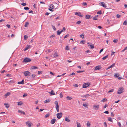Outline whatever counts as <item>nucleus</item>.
<instances>
[{"mask_svg":"<svg viewBox=\"0 0 127 127\" xmlns=\"http://www.w3.org/2000/svg\"><path fill=\"white\" fill-rule=\"evenodd\" d=\"M90 85V84L89 83H84L82 87L83 88H86L89 86Z\"/></svg>","mask_w":127,"mask_h":127,"instance_id":"f257e3e1","label":"nucleus"},{"mask_svg":"<svg viewBox=\"0 0 127 127\" xmlns=\"http://www.w3.org/2000/svg\"><path fill=\"white\" fill-rule=\"evenodd\" d=\"M23 73L24 74V75L25 76H29L31 74V73L28 71L24 72Z\"/></svg>","mask_w":127,"mask_h":127,"instance_id":"f03ea898","label":"nucleus"},{"mask_svg":"<svg viewBox=\"0 0 127 127\" xmlns=\"http://www.w3.org/2000/svg\"><path fill=\"white\" fill-rule=\"evenodd\" d=\"M55 104L56 105V108L57 112H58L59 111V106L58 101H56L55 102Z\"/></svg>","mask_w":127,"mask_h":127,"instance_id":"7ed1b4c3","label":"nucleus"},{"mask_svg":"<svg viewBox=\"0 0 127 127\" xmlns=\"http://www.w3.org/2000/svg\"><path fill=\"white\" fill-rule=\"evenodd\" d=\"M63 115V113H58L57 114V117L59 119H60L62 117Z\"/></svg>","mask_w":127,"mask_h":127,"instance_id":"20e7f679","label":"nucleus"},{"mask_svg":"<svg viewBox=\"0 0 127 127\" xmlns=\"http://www.w3.org/2000/svg\"><path fill=\"white\" fill-rule=\"evenodd\" d=\"M23 61V62L27 63L31 62V60L28 58H26L24 59Z\"/></svg>","mask_w":127,"mask_h":127,"instance_id":"39448f33","label":"nucleus"},{"mask_svg":"<svg viewBox=\"0 0 127 127\" xmlns=\"http://www.w3.org/2000/svg\"><path fill=\"white\" fill-rule=\"evenodd\" d=\"M99 105H96L95 104L93 105V108L95 110H97L99 108Z\"/></svg>","mask_w":127,"mask_h":127,"instance_id":"423d86ee","label":"nucleus"},{"mask_svg":"<svg viewBox=\"0 0 127 127\" xmlns=\"http://www.w3.org/2000/svg\"><path fill=\"white\" fill-rule=\"evenodd\" d=\"M123 89L121 88H120L119 89L118 91V92H117L118 94H121L122 93L123 91Z\"/></svg>","mask_w":127,"mask_h":127,"instance_id":"0eeeda50","label":"nucleus"},{"mask_svg":"<svg viewBox=\"0 0 127 127\" xmlns=\"http://www.w3.org/2000/svg\"><path fill=\"white\" fill-rule=\"evenodd\" d=\"M99 4L100 6H102L106 8L107 7V6H106V5L104 2H100L99 3Z\"/></svg>","mask_w":127,"mask_h":127,"instance_id":"6e6552de","label":"nucleus"},{"mask_svg":"<svg viewBox=\"0 0 127 127\" xmlns=\"http://www.w3.org/2000/svg\"><path fill=\"white\" fill-rule=\"evenodd\" d=\"M26 124L27 126H28L29 127H31L32 125V124L30 122H26Z\"/></svg>","mask_w":127,"mask_h":127,"instance_id":"1a4fd4ad","label":"nucleus"},{"mask_svg":"<svg viewBox=\"0 0 127 127\" xmlns=\"http://www.w3.org/2000/svg\"><path fill=\"white\" fill-rule=\"evenodd\" d=\"M75 14L76 15H78L81 17H83V16L81 14L80 12L78 13L77 12H75Z\"/></svg>","mask_w":127,"mask_h":127,"instance_id":"9d476101","label":"nucleus"},{"mask_svg":"<svg viewBox=\"0 0 127 127\" xmlns=\"http://www.w3.org/2000/svg\"><path fill=\"white\" fill-rule=\"evenodd\" d=\"M100 68V66L98 65V66H96L95 67V69L94 70H98Z\"/></svg>","mask_w":127,"mask_h":127,"instance_id":"9b49d317","label":"nucleus"},{"mask_svg":"<svg viewBox=\"0 0 127 127\" xmlns=\"http://www.w3.org/2000/svg\"><path fill=\"white\" fill-rule=\"evenodd\" d=\"M56 121V119H53L51 121V123L52 124H54Z\"/></svg>","mask_w":127,"mask_h":127,"instance_id":"f8f14e48","label":"nucleus"},{"mask_svg":"<svg viewBox=\"0 0 127 127\" xmlns=\"http://www.w3.org/2000/svg\"><path fill=\"white\" fill-rule=\"evenodd\" d=\"M63 32V31L62 30H61L60 31L59 30H58L57 32V34L58 35H59Z\"/></svg>","mask_w":127,"mask_h":127,"instance_id":"ddd939ff","label":"nucleus"},{"mask_svg":"<svg viewBox=\"0 0 127 127\" xmlns=\"http://www.w3.org/2000/svg\"><path fill=\"white\" fill-rule=\"evenodd\" d=\"M38 68V67L35 66H31V69H37Z\"/></svg>","mask_w":127,"mask_h":127,"instance_id":"4468645a","label":"nucleus"},{"mask_svg":"<svg viewBox=\"0 0 127 127\" xmlns=\"http://www.w3.org/2000/svg\"><path fill=\"white\" fill-rule=\"evenodd\" d=\"M10 94V92H7L6 94L4 95L5 98H6Z\"/></svg>","mask_w":127,"mask_h":127,"instance_id":"2eb2a0df","label":"nucleus"},{"mask_svg":"<svg viewBox=\"0 0 127 127\" xmlns=\"http://www.w3.org/2000/svg\"><path fill=\"white\" fill-rule=\"evenodd\" d=\"M98 15H96L95 17H93V19L94 20H97V18L98 17Z\"/></svg>","mask_w":127,"mask_h":127,"instance_id":"dca6fc26","label":"nucleus"},{"mask_svg":"<svg viewBox=\"0 0 127 127\" xmlns=\"http://www.w3.org/2000/svg\"><path fill=\"white\" fill-rule=\"evenodd\" d=\"M18 112L19 113H21L23 114L24 115H26V114H25V113L23 111H21L19 110L18 111Z\"/></svg>","mask_w":127,"mask_h":127,"instance_id":"f3484780","label":"nucleus"},{"mask_svg":"<svg viewBox=\"0 0 127 127\" xmlns=\"http://www.w3.org/2000/svg\"><path fill=\"white\" fill-rule=\"evenodd\" d=\"M114 76L116 77V78H117L119 76V73H115V75Z\"/></svg>","mask_w":127,"mask_h":127,"instance_id":"a211bd4d","label":"nucleus"},{"mask_svg":"<svg viewBox=\"0 0 127 127\" xmlns=\"http://www.w3.org/2000/svg\"><path fill=\"white\" fill-rule=\"evenodd\" d=\"M50 93L51 95H55V93H54V91L53 90L51 91Z\"/></svg>","mask_w":127,"mask_h":127,"instance_id":"6ab92c4d","label":"nucleus"},{"mask_svg":"<svg viewBox=\"0 0 127 127\" xmlns=\"http://www.w3.org/2000/svg\"><path fill=\"white\" fill-rule=\"evenodd\" d=\"M24 80H23L21 82H18V84H24Z\"/></svg>","mask_w":127,"mask_h":127,"instance_id":"aec40b11","label":"nucleus"},{"mask_svg":"<svg viewBox=\"0 0 127 127\" xmlns=\"http://www.w3.org/2000/svg\"><path fill=\"white\" fill-rule=\"evenodd\" d=\"M80 37L82 39L84 38V33H83L82 34L80 35Z\"/></svg>","mask_w":127,"mask_h":127,"instance_id":"412c9836","label":"nucleus"},{"mask_svg":"<svg viewBox=\"0 0 127 127\" xmlns=\"http://www.w3.org/2000/svg\"><path fill=\"white\" fill-rule=\"evenodd\" d=\"M58 54L57 53H54V57H53L55 58L57 57L58 56Z\"/></svg>","mask_w":127,"mask_h":127,"instance_id":"4be33fe9","label":"nucleus"},{"mask_svg":"<svg viewBox=\"0 0 127 127\" xmlns=\"http://www.w3.org/2000/svg\"><path fill=\"white\" fill-rule=\"evenodd\" d=\"M65 120L67 122H70V120L68 118H67V117H66L65 118Z\"/></svg>","mask_w":127,"mask_h":127,"instance_id":"5701e85b","label":"nucleus"},{"mask_svg":"<svg viewBox=\"0 0 127 127\" xmlns=\"http://www.w3.org/2000/svg\"><path fill=\"white\" fill-rule=\"evenodd\" d=\"M50 100L49 99H48L47 100H45L44 101V102L45 103H47L48 102H50Z\"/></svg>","mask_w":127,"mask_h":127,"instance_id":"b1692460","label":"nucleus"},{"mask_svg":"<svg viewBox=\"0 0 127 127\" xmlns=\"http://www.w3.org/2000/svg\"><path fill=\"white\" fill-rule=\"evenodd\" d=\"M88 46H90V48L91 49H93L94 48V45H88Z\"/></svg>","mask_w":127,"mask_h":127,"instance_id":"393cba45","label":"nucleus"},{"mask_svg":"<svg viewBox=\"0 0 127 127\" xmlns=\"http://www.w3.org/2000/svg\"><path fill=\"white\" fill-rule=\"evenodd\" d=\"M18 105H22L23 104V103L22 102L20 101L19 102H18Z\"/></svg>","mask_w":127,"mask_h":127,"instance_id":"a878e982","label":"nucleus"},{"mask_svg":"<svg viewBox=\"0 0 127 127\" xmlns=\"http://www.w3.org/2000/svg\"><path fill=\"white\" fill-rule=\"evenodd\" d=\"M49 7L53 9L54 8V6L53 4L50 5Z\"/></svg>","mask_w":127,"mask_h":127,"instance_id":"bb28decb","label":"nucleus"},{"mask_svg":"<svg viewBox=\"0 0 127 127\" xmlns=\"http://www.w3.org/2000/svg\"><path fill=\"white\" fill-rule=\"evenodd\" d=\"M4 105H5V107L7 108H8L9 107V105L8 104L4 103Z\"/></svg>","mask_w":127,"mask_h":127,"instance_id":"cd10ccee","label":"nucleus"},{"mask_svg":"<svg viewBox=\"0 0 127 127\" xmlns=\"http://www.w3.org/2000/svg\"><path fill=\"white\" fill-rule=\"evenodd\" d=\"M86 125L88 127H90L91 125V124L89 123V121H88V122L87 123Z\"/></svg>","mask_w":127,"mask_h":127,"instance_id":"c85d7f7f","label":"nucleus"},{"mask_svg":"<svg viewBox=\"0 0 127 127\" xmlns=\"http://www.w3.org/2000/svg\"><path fill=\"white\" fill-rule=\"evenodd\" d=\"M66 98L68 100H71L72 99V98L71 97L69 96L66 97Z\"/></svg>","mask_w":127,"mask_h":127,"instance_id":"c756f323","label":"nucleus"},{"mask_svg":"<svg viewBox=\"0 0 127 127\" xmlns=\"http://www.w3.org/2000/svg\"><path fill=\"white\" fill-rule=\"evenodd\" d=\"M76 124L77 127H81V125L80 123H79L77 122Z\"/></svg>","mask_w":127,"mask_h":127,"instance_id":"7c9ffc66","label":"nucleus"},{"mask_svg":"<svg viewBox=\"0 0 127 127\" xmlns=\"http://www.w3.org/2000/svg\"><path fill=\"white\" fill-rule=\"evenodd\" d=\"M8 83L9 84H10L11 83H14V81H13L12 80H11L10 81H8Z\"/></svg>","mask_w":127,"mask_h":127,"instance_id":"2f4dec72","label":"nucleus"},{"mask_svg":"<svg viewBox=\"0 0 127 127\" xmlns=\"http://www.w3.org/2000/svg\"><path fill=\"white\" fill-rule=\"evenodd\" d=\"M108 55H107L106 56H105L103 57L102 58V59L103 60H105L106 59V58H107L108 57Z\"/></svg>","mask_w":127,"mask_h":127,"instance_id":"473e14b6","label":"nucleus"},{"mask_svg":"<svg viewBox=\"0 0 127 127\" xmlns=\"http://www.w3.org/2000/svg\"><path fill=\"white\" fill-rule=\"evenodd\" d=\"M108 120L110 122H112V119L111 117H108Z\"/></svg>","mask_w":127,"mask_h":127,"instance_id":"72a5a7b5","label":"nucleus"},{"mask_svg":"<svg viewBox=\"0 0 127 127\" xmlns=\"http://www.w3.org/2000/svg\"><path fill=\"white\" fill-rule=\"evenodd\" d=\"M30 45H29L27 47H26L25 48L24 51H26V50H27L29 48Z\"/></svg>","mask_w":127,"mask_h":127,"instance_id":"f704fd0d","label":"nucleus"},{"mask_svg":"<svg viewBox=\"0 0 127 127\" xmlns=\"http://www.w3.org/2000/svg\"><path fill=\"white\" fill-rule=\"evenodd\" d=\"M51 26L53 30L54 31H56V29L55 28V27L54 26H53L52 25Z\"/></svg>","mask_w":127,"mask_h":127,"instance_id":"c9c22d12","label":"nucleus"},{"mask_svg":"<svg viewBox=\"0 0 127 127\" xmlns=\"http://www.w3.org/2000/svg\"><path fill=\"white\" fill-rule=\"evenodd\" d=\"M29 24V23L28 22H26L25 25V27H28V25Z\"/></svg>","mask_w":127,"mask_h":127,"instance_id":"e433bc0d","label":"nucleus"},{"mask_svg":"<svg viewBox=\"0 0 127 127\" xmlns=\"http://www.w3.org/2000/svg\"><path fill=\"white\" fill-rule=\"evenodd\" d=\"M86 19L90 18V15H86Z\"/></svg>","mask_w":127,"mask_h":127,"instance_id":"4c0bfd02","label":"nucleus"},{"mask_svg":"<svg viewBox=\"0 0 127 127\" xmlns=\"http://www.w3.org/2000/svg\"><path fill=\"white\" fill-rule=\"evenodd\" d=\"M83 106L85 107H87V106L88 105L87 104H83Z\"/></svg>","mask_w":127,"mask_h":127,"instance_id":"58836bf2","label":"nucleus"},{"mask_svg":"<svg viewBox=\"0 0 127 127\" xmlns=\"http://www.w3.org/2000/svg\"><path fill=\"white\" fill-rule=\"evenodd\" d=\"M127 49V47H125L123 50H122L121 52H123L125 51V50Z\"/></svg>","mask_w":127,"mask_h":127,"instance_id":"ea45409f","label":"nucleus"},{"mask_svg":"<svg viewBox=\"0 0 127 127\" xmlns=\"http://www.w3.org/2000/svg\"><path fill=\"white\" fill-rule=\"evenodd\" d=\"M49 116H50L49 114H47L45 116V118H47Z\"/></svg>","mask_w":127,"mask_h":127,"instance_id":"a19ab883","label":"nucleus"},{"mask_svg":"<svg viewBox=\"0 0 127 127\" xmlns=\"http://www.w3.org/2000/svg\"><path fill=\"white\" fill-rule=\"evenodd\" d=\"M118 41V40L117 39H114L113 40V41L114 43H117Z\"/></svg>","mask_w":127,"mask_h":127,"instance_id":"79ce46f5","label":"nucleus"},{"mask_svg":"<svg viewBox=\"0 0 127 127\" xmlns=\"http://www.w3.org/2000/svg\"><path fill=\"white\" fill-rule=\"evenodd\" d=\"M107 100V99L106 98H104L101 101L103 102H104L105 101H106Z\"/></svg>","mask_w":127,"mask_h":127,"instance_id":"37998d69","label":"nucleus"},{"mask_svg":"<svg viewBox=\"0 0 127 127\" xmlns=\"http://www.w3.org/2000/svg\"><path fill=\"white\" fill-rule=\"evenodd\" d=\"M89 95H89L87 94V95H84V96H83V97H87L88 96H89Z\"/></svg>","mask_w":127,"mask_h":127,"instance_id":"c03bdc74","label":"nucleus"},{"mask_svg":"<svg viewBox=\"0 0 127 127\" xmlns=\"http://www.w3.org/2000/svg\"><path fill=\"white\" fill-rule=\"evenodd\" d=\"M84 71H77V72L78 73H81Z\"/></svg>","mask_w":127,"mask_h":127,"instance_id":"a18cd8bd","label":"nucleus"},{"mask_svg":"<svg viewBox=\"0 0 127 127\" xmlns=\"http://www.w3.org/2000/svg\"><path fill=\"white\" fill-rule=\"evenodd\" d=\"M65 50H69V46H67L66 47Z\"/></svg>","mask_w":127,"mask_h":127,"instance_id":"49530a36","label":"nucleus"},{"mask_svg":"<svg viewBox=\"0 0 127 127\" xmlns=\"http://www.w3.org/2000/svg\"><path fill=\"white\" fill-rule=\"evenodd\" d=\"M114 89H112L111 90H110L109 91H108V93H110L111 92H113L114 91Z\"/></svg>","mask_w":127,"mask_h":127,"instance_id":"de8ad7c7","label":"nucleus"},{"mask_svg":"<svg viewBox=\"0 0 127 127\" xmlns=\"http://www.w3.org/2000/svg\"><path fill=\"white\" fill-rule=\"evenodd\" d=\"M28 36L27 35H24V39L25 40L27 39V38H28Z\"/></svg>","mask_w":127,"mask_h":127,"instance_id":"09e8293b","label":"nucleus"},{"mask_svg":"<svg viewBox=\"0 0 127 127\" xmlns=\"http://www.w3.org/2000/svg\"><path fill=\"white\" fill-rule=\"evenodd\" d=\"M123 24L124 25H127V21H125L124 22Z\"/></svg>","mask_w":127,"mask_h":127,"instance_id":"8fccbe9b","label":"nucleus"},{"mask_svg":"<svg viewBox=\"0 0 127 127\" xmlns=\"http://www.w3.org/2000/svg\"><path fill=\"white\" fill-rule=\"evenodd\" d=\"M111 117H113L114 116V114H113V112H111Z\"/></svg>","mask_w":127,"mask_h":127,"instance_id":"3c124183","label":"nucleus"},{"mask_svg":"<svg viewBox=\"0 0 127 127\" xmlns=\"http://www.w3.org/2000/svg\"><path fill=\"white\" fill-rule=\"evenodd\" d=\"M108 106V105L107 104H106L104 106H103V108H105L106 107H107Z\"/></svg>","mask_w":127,"mask_h":127,"instance_id":"603ef678","label":"nucleus"},{"mask_svg":"<svg viewBox=\"0 0 127 127\" xmlns=\"http://www.w3.org/2000/svg\"><path fill=\"white\" fill-rule=\"evenodd\" d=\"M82 4L83 5L85 6L87 5V3L86 2H83L82 3Z\"/></svg>","mask_w":127,"mask_h":127,"instance_id":"864d4df0","label":"nucleus"},{"mask_svg":"<svg viewBox=\"0 0 127 127\" xmlns=\"http://www.w3.org/2000/svg\"><path fill=\"white\" fill-rule=\"evenodd\" d=\"M24 9L25 10H29V8L28 7H24Z\"/></svg>","mask_w":127,"mask_h":127,"instance_id":"5fc2aeb1","label":"nucleus"},{"mask_svg":"<svg viewBox=\"0 0 127 127\" xmlns=\"http://www.w3.org/2000/svg\"><path fill=\"white\" fill-rule=\"evenodd\" d=\"M21 4V5H22L23 6H25L27 4L26 3H22Z\"/></svg>","mask_w":127,"mask_h":127,"instance_id":"6e6d98bb","label":"nucleus"},{"mask_svg":"<svg viewBox=\"0 0 127 127\" xmlns=\"http://www.w3.org/2000/svg\"><path fill=\"white\" fill-rule=\"evenodd\" d=\"M115 64L114 63V64H112L111 66H110V67H111H111H113L115 66Z\"/></svg>","mask_w":127,"mask_h":127,"instance_id":"4d7b16f0","label":"nucleus"},{"mask_svg":"<svg viewBox=\"0 0 127 127\" xmlns=\"http://www.w3.org/2000/svg\"><path fill=\"white\" fill-rule=\"evenodd\" d=\"M85 42V41L84 40H82L80 41V43H82L84 44V43Z\"/></svg>","mask_w":127,"mask_h":127,"instance_id":"13d9d810","label":"nucleus"},{"mask_svg":"<svg viewBox=\"0 0 127 127\" xmlns=\"http://www.w3.org/2000/svg\"><path fill=\"white\" fill-rule=\"evenodd\" d=\"M50 74H51L52 75L54 76V75H55V73L52 72H51V71H50Z\"/></svg>","mask_w":127,"mask_h":127,"instance_id":"bf43d9fd","label":"nucleus"},{"mask_svg":"<svg viewBox=\"0 0 127 127\" xmlns=\"http://www.w3.org/2000/svg\"><path fill=\"white\" fill-rule=\"evenodd\" d=\"M81 23V22L80 21H78L76 22V24H79Z\"/></svg>","mask_w":127,"mask_h":127,"instance_id":"052dcab7","label":"nucleus"},{"mask_svg":"<svg viewBox=\"0 0 127 127\" xmlns=\"http://www.w3.org/2000/svg\"><path fill=\"white\" fill-rule=\"evenodd\" d=\"M62 30L63 31V32H64L66 30V29L65 27H64L63 28Z\"/></svg>","mask_w":127,"mask_h":127,"instance_id":"680f3d73","label":"nucleus"},{"mask_svg":"<svg viewBox=\"0 0 127 127\" xmlns=\"http://www.w3.org/2000/svg\"><path fill=\"white\" fill-rule=\"evenodd\" d=\"M97 14H101V11H98L97 12Z\"/></svg>","mask_w":127,"mask_h":127,"instance_id":"e2e57ef3","label":"nucleus"},{"mask_svg":"<svg viewBox=\"0 0 127 127\" xmlns=\"http://www.w3.org/2000/svg\"><path fill=\"white\" fill-rule=\"evenodd\" d=\"M65 73H64V74H62V75H58L57 76V77H60V76H63L65 74Z\"/></svg>","mask_w":127,"mask_h":127,"instance_id":"0e129e2a","label":"nucleus"},{"mask_svg":"<svg viewBox=\"0 0 127 127\" xmlns=\"http://www.w3.org/2000/svg\"><path fill=\"white\" fill-rule=\"evenodd\" d=\"M104 113H106L107 114H108L109 113V112L107 111H106L104 112Z\"/></svg>","mask_w":127,"mask_h":127,"instance_id":"69168bd1","label":"nucleus"},{"mask_svg":"<svg viewBox=\"0 0 127 127\" xmlns=\"http://www.w3.org/2000/svg\"><path fill=\"white\" fill-rule=\"evenodd\" d=\"M6 26L8 28H10V25L8 24Z\"/></svg>","mask_w":127,"mask_h":127,"instance_id":"338daca9","label":"nucleus"},{"mask_svg":"<svg viewBox=\"0 0 127 127\" xmlns=\"http://www.w3.org/2000/svg\"><path fill=\"white\" fill-rule=\"evenodd\" d=\"M74 86L75 87H78V85L77 84H76L75 85H74Z\"/></svg>","mask_w":127,"mask_h":127,"instance_id":"774afa93","label":"nucleus"}]
</instances>
